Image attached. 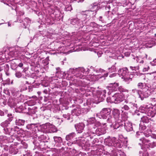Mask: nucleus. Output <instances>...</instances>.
Wrapping results in <instances>:
<instances>
[{"instance_id": "28", "label": "nucleus", "mask_w": 156, "mask_h": 156, "mask_svg": "<svg viewBox=\"0 0 156 156\" xmlns=\"http://www.w3.org/2000/svg\"><path fill=\"white\" fill-rule=\"evenodd\" d=\"M57 129L56 127L50 124L49 127V133H53L56 132L57 131Z\"/></svg>"}, {"instance_id": "19", "label": "nucleus", "mask_w": 156, "mask_h": 156, "mask_svg": "<svg viewBox=\"0 0 156 156\" xmlns=\"http://www.w3.org/2000/svg\"><path fill=\"white\" fill-rule=\"evenodd\" d=\"M76 69H70L68 71V76L69 77L71 76H75V75L76 74Z\"/></svg>"}, {"instance_id": "23", "label": "nucleus", "mask_w": 156, "mask_h": 156, "mask_svg": "<svg viewBox=\"0 0 156 156\" xmlns=\"http://www.w3.org/2000/svg\"><path fill=\"white\" fill-rule=\"evenodd\" d=\"M14 145L17 146V145H19L20 147L24 148H27V144L23 141L21 142L20 143H15Z\"/></svg>"}, {"instance_id": "10", "label": "nucleus", "mask_w": 156, "mask_h": 156, "mask_svg": "<svg viewBox=\"0 0 156 156\" xmlns=\"http://www.w3.org/2000/svg\"><path fill=\"white\" fill-rule=\"evenodd\" d=\"M85 125L83 123H80L75 125V127L78 133H81L83 130Z\"/></svg>"}, {"instance_id": "38", "label": "nucleus", "mask_w": 156, "mask_h": 156, "mask_svg": "<svg viewBox=\"0 0 156 156\" xmlns=\"http://www.w3.org/2000/svg\"><path fill=\"white\" fill-rule=\"evenodd\" d=\"M3 128V132L5 134H9L10 133L9 130L8 128H7V127H5Z\"/></svg>"}, {"instance_id": "51", "label": "nucleus", "mask_w": 156, "mask_h": 156, "mask_svg": "<svg viewBox=\"0 0 156 156\" xmlns=\"http://www.w3.org/2000/svg\"><path fill=\"white\" fill-rule=\"evenodd\" d=\"M130 68L132 69V70H136L139 69V67L137 66H130Z\"/></svg>"}, {"instance_id": "6", "label": "nucleus", "mask_w": 156, "mask_h": 156, "mask_svg": "<svg viewBox=\"0 0 156 156\" xmlns=\"http://www.w3.org/2000/svg\"><path fill=\"white\" fill-rule=\"evenodd\" d=\"M85 74V71L84 68H80L76 69V74L75 75V76L79 79L83 80H85L86 81H87L86 79V76L84 75Z\"/></svg>"}, {"instance_id": "49", "label": "nucleus", "mask_w": 156, "mask_h": 156, "mask_svg": "<svg viewBox=\"0 0 156 156\" xmlns=\"http://www.w3.org/2000/svg\"><path fill=\"white\" fill-rule=\"evenodd\" d=\"M63 116L64 118L68 120L70 119V115L69 114H63Z\"/></svg>"}, {"instance_id": "60", "label": "nucleus", "mask_w": 156, "mask_h": 156, "mask_svg": "<svg viewBox=\"0 0 156 156\" xmlns=\"http://www.w3.org/2000/svg\"><path fill=\"white\" fill-rule=\"evenodd\" d=\"M106 9L107 10H109L110 8V6L109 5L107 4L106 7Z\"/></svg>"}, {"instance_id": "34", "label": "nucleus", "mask_w": 156, "mask_h": 156, "mask_svg": "<svg viewBox=\"0 0 156 156\" xmlns=\"http://www.w3.org/2000/svg\"><path fill=\"white\" fill-rule=\"evenodd\" d=\"M144 134L146 137H148L150 136L151 133V131L149 129L147 130V131H145L143 132Z\"/></svg>"}, {"instance_id": "40", "label": "nucleus", "mask_w": 156, "mask_h": 156, "mask_svg": "<svg viewBox=\"0 0 156 156\" xmlns=\"http://www.w3.org/2000/svg\"><path fill=\"white\" fill-rule=\"evenodd\" d=\"M118 90L120 92H128V90L124 89L122 86H120L118 87Z\"/></svg>"}, {"instance_id": "30", "label": "nucleus", "mask_w": 156, "mask_h": 156, "mask_svg": "<svg viewBox=\"0 0 156 156\" xmlns=\"http://www.w3.org/2000/svg\"><path fill=\"white\" fill-rule=\"evenodd\" d=\"M116 63H115L114 65L112 66L110 68H109L108 69L110 73H112L113 72H115L116 70V68L115 66V65Z\"/></svg>"}, {"instance_id": "3", "label": "nucleus", "mask_w": 156, "mask_h": 156, "mask_svg": "<svg viewBox=\"0 0 156 156\" xmlns=\"http://www.w3.org/2000/svg\"><path fill=\"white\" fill-rule=\"evenodd\" d=\"M124 99V96L122 94L115 93L112 97L108 98L107 101L108 102L117 104L123 101Z\"/></svg>"}, {"instance_id": "4", "label": "nucleus", "mask_w": 156, "mask_h": 156, "mask_svg": "<svg viewBox=\"0 0 156 156\" xmlns=\"http://www.w3.org/2000/svg\"><path fill=\"white\" fill-rule=\"evenodd\" d=\"M140 112L142 113H145L147 115L151 117H154L156 113V111L154 110L151 108H147L145 106V107L141 106L139 108Z\"/></svg>"}, {"instance_id": "1", "label": "nucleus", "mask_w": 156, "mask_h": 156, "mask_svg": "<svg viewBox=\"0 0 156 156\" xmlns=\"http://www.w3.org/2000/svg\"><path fill=\"white\" fill-rule=\"evenodd\" d=\"M111 112V109L109 108H103L102 109L100 112L97 114L96 116L100 119H107L108 116V118L107 119V122L109 123L112 122V117L110 115Z\"/></svg>"}, {"instance_id": "21", "label": "nucleus", "mask_w": 156, "mask_h": 156, "mask_svg": "<svg viewBox=\"0 0 156 156\" xmlns=\"http://www.w3.org/2000/svg\"><path fill=\"white\" fill-rule=\"evenodd\" d=\"M15 123L16 125L18 126H23L25 122V120L19 119H16Z\"/></svg>"}, {"instance_id": "53", "label": "nucleus", "mask_w": 156, "mask_h": 156, "mask_svg": "<svg viewBox=\"0 0 156 156\" xmlns=\"http://www.w3.org/2000/svg\"><path fill=\"white\" fill-rule=\"evenodd\" d=\"M143 135L144 133L143 132H136V136L138 137V136H142Z\"/></svg>"}, {"instance_id": "24", "label": "nucleus", "mask_w": 156, "mask_h": 156, "mask_svg": "<svg viewBox=\"0 0 156 156\" xmlns=\"http://www.w3.org/2000/svg\"><path fill=\"white\" fill-rule=\"evenodd\" d=\"M76 134L74 133H72L66 135V139L67 141H70L75 136Z\"/></svg>"}, {"instance_id": "45", "label": "nucleus", "mask_w": 156, "mask_h": 156, "mask_svg": "<svg viewBox=\"0 0 156 156\" xmlns=\"http://www.w3.org/2000/svg\"><path fill=\"white\" fill-rule=\"evenodd\" d=\"M90 26L93 27H97L98 25L97 24L94 22H92L90 23Z\"/></svg>"}, {"instance_id": "35", "label": "nucleus", "mask_w": 156, "mask_h": 156, "mask_svg": "<svg viewBox=\"0 0 156 156\" xmlns=\"http://www.w3.org/2000/svg\"><path fill=\"white\" fill-rule=\"evenodd\" d=\"M133 58L136 60L137 62L143 63L144 62V60H142L141 58H140L138 57H136L135 58Z\"/></svg>"}, {"instance_id": "52", "label": "nucleus", "mask_w": 156, "mask_h": 156, "mask_svg": "<svg viewBox=\"0 0 156 156\" xmlns=\"http://www.w3.org/2000/svg\"><path fill=\"white\" fill-rule=\"evenodd\" d=\"M140 156H148V154L147 152H144L142 154L141 151H139Z\"/></svg>"}, {"instance_id": "14", "label": "nucleus", "mask_w": 156, "mask_h": 156, "mask_svg": "<svg viewBox=\"0 0 156 156\" xmlns=\"http://www.w3.org/2000/svg\"><path fill=\"white\" fill-rule=\"evenodd\" d=\"M124 124L125 129L126 131L129 132L133 130L132 125L131 123L128 121L124 122Z\"/></svg>"}, {"instance_id": "39", "label": "nucleus", "mask_w": 156, "mask_h": 156, "mask_svg": "<svg viewBox=\"0 0 156 156\" xmlns=\"http://www.w3.org/2000/svg\"><path fill=\"white\" fill-rule=\"evenodd\" d=\"M8 116L9 117V118L8 119L6 120V121H7L10 124V122L13 119V117L12 116V115L11 114H8Z\"/></svg>"}, {"instance_id": "43", "label": "nucleus", "mask_w": 156, "mask_h": 156, "mask_svg": "<svg viewBox=\"0 0 156 156\" xmlns=\"http://www.w3.org/2000/svg\"><path fill=\"white\" fill-rule=\"evenodd\" d=\"M144 87V83H139L137 84V87L139 89H142Z\"/></svg>"}, {"instance_id": "20", "label": "nucleus", "mask_w": 156, "mask_h": 156, "mask_svg": "<svg viewBox=\"0 0 156 156\" xmlns=\"http://www.w3.org/2000/svg\"><path fill=\"white\" fill-rule=\"evenodd\" d=\"M39 140L41 142H47L48 140V139L47 136L44 135H41L39 136L38 137Z\"/></svg>"}, {"instance_id": "47", "label": "nucleus", "mask_w": 156, "mask_h": 156, "mask_svg": "<svg viewBox=\"0 0 156 156\" xmlns=\"http://www.w3.org/2000/svg\"><path fill=\"white\" fill-rule=\"evenodd\" d=\"M96 72L97 73H103L105 72V71L101 69H97L95 70Z\"/></svg>"}, {"instance_id": "42", "label": "nucleus", "mask_w": 156, "mask_h": 156, "mask_svg": "<svg viewBox=\"0 0 156 156\" xmlns=\"http://www.w3.org/2000/svg\"><path fill=\"white\" fill-rule=\"evenodd\" d=\"M15 75L18 78L22 76L21 73L18 71L16 72Z\"/></svg>"}, {"instance_id": "36", "label": "nucleus", "mask_w": 156, "mask_h": 156, "mask_svg": "<svg viewBox=\"0 0 156 156\" xmlns=\"http://www.w3.org/2000/svg\"><path fill=\"white\" fill-rule=\"evenodd\" d=\"M65 9L66 11H71L72 10L71 5L69 4L66 5L65 7Z\"/></svg>"}, {"instance_id": "64", "label": "nucleus", "mask_w": 156, "mask_h": 156, "mask_svg": "<svg viewBox=\"0 0 156 156\" xmlns=\"http://www.w3.org/2000/svg\"><path fill=\"white\" fill-rule=\"evenodd\" d=\"M23 66V64L22 63H20L18 65V66L20 67H22Z\"/></svg>"}, {"instance_id": "18", "label": "nucleus", "mask_w": 156, "mask_h": 156, "mask_svg": "<svg viewBox=\"0 0 156 156\" xmlns=\"http://www.w3.org/2000/svg\"><path fill=\"white\" fill-rule=\"evenodd\" d=\"M81 110L79 107H77L72 111V114H74V115L76 116H78L81 113Z\"/></svg>"}, {"instance_id": "31", "label": "nucleus", "mask_w": 156, "mask_h": 156, "mask_svg": "<svg viewBox=\"0 0 156 156\" xmlns=\"http://www.w3.org/2000/svg\"><path fill=\"white\" fill-rule=\"evenodd\" d=\"M147 128V126L143 123V122H140V124L139 126V129L141 130H144L146 129Z\"/></svg>"}, {"instance_id": "12", "label": "nucleus", "mask_w": 156, "mask_h": 156, "mask_svg": "<svg viewBox=\"0 0 156 156\" xmlns=\"http://www.w3.org/2000/svg\"><path fill=\"white\" fill-rule=\"evenodd\" d=\"M112 114L115 120H118V119H121L120 117V111L118 109H113Z\"/></svg>"}, {"instance_id": "33", "label": "nucleus", "mask_w": 156, "mask_h": 156, "mask_svg": "<svg viewBox=\"0 0 156 156\" xmlns=\"http://www.w3.org/2000/svg\"><path fill=\"white\" fill-rule=\"evenodd\" d=\"M28 113H29L30 115H32L33 114H35V111L33 109V108L29 107L28 108Z\"/></svg>"}, {"instance_id": "61", "label": "nucleus", "mask_w": 156, "mask_h": 156, "mask_svg": "<svg viewBox=\"0 0 156 156\" xmlns=\"http://www.w3.org/2000/svg\"><path fill=\"white\" fill-rule=\"evenodd\" d=\"M81 82L83 83V82H84V84H83V85H82L83 86H84L85 85H87V83L84 80H81Z\"/></svg>"}, {"instance_id": "56", "label": "nucleus", "mask_w": 156, "mask_h": 156, "mask_svg": "<svg viewBox=\"0 0 156 156\" xmlns=\"http://www.w3.org/2000/svg\"><path fill=\"white\" fill-rule=\"evenodd\" d=\"M151 64L152 66L156 65V58L154 59L151 62Z\"/></svg>"}, {"instance_id": "7", "label": "nucleus", "mask_w": 156, "mask_h": 156, "mask_svg": "<svg viewBox=\"0 0 156 156\" xmlns=\"http://www.w3.org/2000/svg\"><path fill=\"white\" fill-rule=\"evenodd\" d=\"M97 14V11H94V10H86L85 11L83 12L82 15L83 17L85 18V20L87 18H89L90 16L94 18L95 17V15Z\"/></svg>"}, {"instance_id": "2", "label": "nucleus", "mask_w": 156, "mask_h": 156, "mask_svg": "<svg viewBox=\"0 0 156 156\" xmlns=\"http://www.w3.org/2000/svg\"><path fill=\"white\" fill-rule=\"evenodd\" d=\"M118 74L122 76V78L128 83L132 80L133 77V75L130 73L126 67L119 69L118 70Z\"/></svg>"}, {"instance_id": "25", "label": "nucleus", "mask_w": 156, "mask_h": 156, "mask_svg": "<svg viewBox=\"0 0 156 156\" xmlns=\"http://www.w3.org/2000/svg\"><path fill=\"white\" fill-rule=\"evenodd\" d=\"M149 122V119L146 116V115H143L141 118L140 122L143 123H147Z\"/></svg>"}, {"instance_id": "26", "label": "nucleus", "mask_w": 156, "mask_h": 156, "mask_svg": "<svg viewBox=\"0 0 156 156\" xmlns=\"http://www.w3.org/2000/svg\"><path fill=\"white\" fill-rule=\"evenodd\" d=\"M54 141L55 143L58 144L61 143L62 142V138L59 136H55L53 137Z\"/></svg>"}, {"instance_id": "17", "label": "nucleus", "mask_w": 156, "mask_h": 156, "mask_svg": "<svg viewBox=\"0 0 156 156\" xmlns=\"http://www.w3.org/2000/svg\"><path fill=\"white\" fill-rule=\"evenodd\" d=\"M80 20L78 18H75L72 19L70 20L71 24L73 25H77L78 26H82V25L80 24Z\"/></svg>"}, {"instance_id": "63", "label": "nucleus", "mask_w": 156, "mask_h": 156, "mask_svg": "<svg viewBox=\"0 0 156 156\" xmlns=\"http://www.w3.org/2000/svg\"><path fill=\"white\" fill-rule=\"evenodd\" d=\"M108 73H107L105 74L103 76H100L99 77V78H101L102 77H107V76L108 75Z\"/></svg>"}, {"instance_id": "9", "label": "nucleus", "mask_w": 156, "mask_h": 156, "mask_svg": "<svg viewBox=\"0 0 156 156\" xmlns=\"http://www.w3.org/2000/svg\"><path fill=\"white\" fill-rule=\"evenodd\" d=\"M151 94V92L149 89L140 90V93L139 98H140L141 100H143L144 98L148 97Z\"/></svg>"}, {"instance_id": "5", "label": "nucleus", "mask_w": 156, "mask_h": 156, "mask_svg": "<svg viewBox=\"0 0 156 156\" xmlns=\"http://www.w3.org/2000/svg\"><path fill=\"white\" fill-rule=\"evenodd\" d=\"M91 128L88 131L89 133L92 134H96L98 136L103 134L106 133L105 129L104 128H97L95 127H90Z\"/></svg>"}, {"instance_id": "44", "label": "nucleus", "mask_w": 156, "mask_h": 156, "mask_svg": "<svg viewBox=\"0 0 156 156\" xmlns=\"http://www.w3.org/2000/svg\"><path fill=\"white\" fill-rule=\"evenodd\" d=\"M150 69L149 67L147 65H146L144 66L143 67V72H146L148 70Z\"/></svg>"}, {"instance_id": "16", "label": "nucleus", "mask_w": 156, "mask_h": 156, "mask_svg": "<svg viewBox=\"0 0 156 156\" xmlns=\"http://www.w3.org/2000/svg\"><path fill=\"white\" fill-rule=\"evenodd\" d=\"M50 124L47 123L41 126L42 130L45 133H49V127Z\"/></svg>"}, {"instance_id": "54", "label": "nucleus", "mask_w": 156, "mask_h": 156, "mask_svg": "<svg viewBox=\"0 0 156 156\" xmlns=\"http://www.w3.org/2000/svg\"><path fill=\"white\" fill-rule=\"evenodd\" d=\"M151 76L153 77L155 79L156 78V72H154L150 73Z\"/></svg>"}, {"instance_id": "13", "label": "nucleus", "mask_w": 156, "mask_h": 156, "mask_svg": "<svg viewBox=\"0 0 156 156\" xmlns=\"http://www.w3.org/2000/svg\"><path fill=\"white\" fill-rule=\"evenodd\" d=\"M38 126V125L36 123H31L28 124L26 126V128L32 131L35 132L36 131V128Z\"/></svg>"}, {"instance_id": "11", "label": "nucleus", "mask_w": 156, "mask_h": 156, "mask_svg": "<svg viewBox=\"0 0 156 156\" xmlns=\"http://www.w3.org/2000/svg\"><path fill=\"white\" fill-rule=\"evenodd\" d=\"M123 124L124 122L122 121L121 119L115 120V124L113 125L114 129H117L119 128V130L121 127H122Z\"/></svg>"}, {"instance_id": "57", "label": "nucleus", "mask_w": 156, "mask_h": 156, "mask_svg": "<svg viewBox=\"0 0 156 156\" xmlns=\"http://www.w3.org/2000/svg\"><path fill=\"white\" fill-rule=\"evenodd\" d=\"M116 76V73H113L111 74L109 76V77L110 78H112L115 76Z\"/></svg>"}, {"instance_id": "29", "label": "nucleus", "mask_w": 156, "mask_h": 156, "mask_svg": "<svg viewBox=\"0 0 156 156\" xmlns=\"http://www.w3.org/2000/svg\"><path fill=\"white\" fill-rule=\"evenodd\" d=\"M85 142V140L84 139L77 140L76 141V142L79 146L82 147L84 146Z\"/></svg>"}, {"instance_id": "46", "label": "nucleus", "mask_w": 156, "mask_h": 156, "mask_svg": "<svg viewBox=\"0 0 156 156\" xmlns=\"http://www.w3.org/2000/svg\"><path fill=\"white\" fill-rule=\"evenodd\" d=\"M149 147L153 148L155 146H156V142H153L152 143H149Z\"/></svg>"}, {"instance_id": "48", "label": "nucleus", "mask_w": 156, "mask_h": 156, "mask_svg": "<svg viewBox=\"0 0 156 156\" xmlns=\"http://www.w3.org/2000/svg\"><path fill=\"white\" fill-rule=\"evenodd\" d=\"M127 117L126 114H123L122 115V119L124 121H126L127 119Z\"/></svg>"}, {"instance_id": "62", "label": "nucleus", "mask_w": 156, "mask_h": 156, "mask_svg": "<svg viewBox=\"0 0 156 156\" xmlns=\"http://www.w3.org/2000/svg\"><path fill=\"white\" fill-rule=\"evenodd\" d=\"M156 99V98H150L151 100L153 102H155Z\"/></svg>"}, {"instance_id": "22", "label": "nucleus", "mask_w": 156, "mask_h": 156, "mask_svg": "<svg viewBox=\"0 0 156 156\" xmlns=\"http://www.w3.org/2000/svg\"><path fill=\"white\" fill-rule=\"evenodd\" d=\"M140 140L141 141V142L139 143L138 144L140 145L141 147H142V145L143 144L146 145V143H149L150 142L149 140L146 139L143 137L140 139Z\"/></svg>"}, {"instance_id": "15", "label": "nucleus", "mask_w": 156, "mask_h": 156, "mask_svg": "<svg viewBox=\"0 0 156 156\" xmlns=\"http://www.w3.org/2000/svg\"><path fill=\"white\" fill-rule=\"evenodd\" d=\"M99 5L98 2H94L91 4L89 6L90 9L94 11H96L98 10Z\"/></svg>"}, {"instance_id": "50", "label": "nucleus", "mask_w": 156, "mask_h": 156, "mask_svg": "<svg viewBox=\"0 0 156 156\" xmlns=\"http://www.w3.org/2000/svg\"><path fill=\"white\" fill-rule=\"evenodd\" d=\"M122 109H124V110L126 111H128L129 109V106H128L127 105H124L123 107L122 108Z\"/></svg>"}, {"instance_id": "27", "label": "nucleus", "mask_w": 156, "mask_h": 156, "mask_svg": "<svg viewBox=\"0 0 156 156\" xmlns=\"http://www.w3.org/2000/svg\"><path fill=\"white\" fill-rule=\"evenodd\" d=\"M109 84V87L111 88L112 87L114 90H116L119 85L118 83H111Z\"/></svg>"}, {"instance_id": "59", "label": "nucleus", "mask_w": 156, "mask_h": 156, "mask_svg": "<svg viewBox=\"0 0 156 156\" xmlns=\"http://www.w3.org/2000/svg\"><path fill=\"white\" fill-rule=\"evenodd\" d=\"M102 17L101 16H100L99 18V20L101 21L102 23H104V20L102 19Z\"/></svg>"}, {"instance_id": "41", "label": "nucleus", "mask_w": 156, "mask_h": 156, "mask_svg": "<svg viewBox=\"0 0 156 156\" xmlns=\"http://www.w3.org/2000/svg\"><path fill=\"white\" fill-rule=\"evenodd\" d=\"M9 55H11L12 56L16 57L17 56V53L15 51H11L9 53Z\"/></svg>"}, {"instance_id": "37", "label": "nucleus", "mask_w": 156, "mask_h": 156, "mask_svg": "<svg viewBox=\"0 0 156 156\" xmlns=\"http://www.w3.org/2000/svg\"><path fill=\"white\" fill-rule=\"evenodd\" d=\"M132 93H136L139 96L140 93V90L136 89H133L132 90Z\"/></svg>"}, {"instance_id": "55", "label": "nucleus", "mask_w": 156, "mask_h": 156, "mask_svg": "<svg viewBox=\"0 0 156 156\" xmlns=\"http://www.w3.org/2000/svg\"><path fill=\"white\" fill-rule=\"evenodd\" d=\"M24 21L25 22H26L27 23H29L31 22V20H30L27 17L26 18L24 19Z\"/></svg>"}, {"instance_id": "8", "label": "nucleus", "mask_w": 156, "mask_h": 156, "mask_svg": "<svg viewBox=\"0 0 156 156\" xmlns=\"http://www.w3.org/2000/svg\"><path fill=\"white\" fill-rule=\"evenodd\" d=\"M133 97L131 96H128L127 98L125 99V102L131 108L136 110L137 108V105L132 102V99Z\"/></svg>"}, {"instance_id": "58", "label": "nucleus", "mask_w": 156, "mask_h": 156, "mask_svg": "<svg viewBox=\"0 0 156 156\" xmlns=\"http://www.w3.org/2000/svg\"><path fill=\"white\" fill-rule=\"evenodd\" d=\"M151 137L153 139H156V135L154 134H151Z\"/></svg>"}, {"instance_id": "32", "label": "nucleus", "mask_w": 156, "mask_h": 156, "mask_svg": "<svg viewBox=\"0 0 156 156\" xmlns=\"http://www.w3.org/2000/svg\"><path fill=\"white\" fill-rule=\"evenodd\" d=\"M9 124V122L5 120L4 122H2L0 125L2 128L7 127Z\"/></svg>"}]
</instances>
